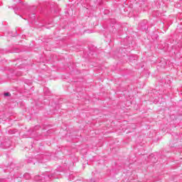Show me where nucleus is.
<instances>
[{
    "label": "nucleus",
    "mask_w": 182,
    "mask_h": 182,
    "mask_svg": "<svg viewBox=\"0 0 182 182\" xmlns=\"http://www.w3.org/2000/svg\"><path fill=\"white\" fill-rule=\"evenodd\" d=\"M4 96H9V92L4 93Z\"/></svg>",
    "instance_id": "obj_1"
}]
</instances>
